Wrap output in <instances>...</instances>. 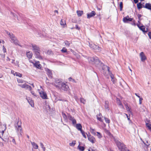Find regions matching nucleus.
I'll return each mask as SVG.
<instances>
[{
    "label": "nucleus",
    "mask_w": 151,
    "mask_h": 151,
    "mask_svg": "<svg viewBox=\"0 0 151 151\" xmlns=\"http://www.w3.org/2000/svg\"><path fill=\"white\" fill-rule=\"evenodd\" d=\"M27 101L29 104L32 107H33L34 106V104L33 101L30 99H27Z\"/></svg>",
    "instance_id": "obj_24"
},
{
    "label": "nucleus",
    "mask_w": 151,
    "mask_h": 151,
    "mask_svg": "<svg viewBox=\"0 0 151 151\" xmlns=\"http://www.w3.org/2000/svg\"><path fill=\"white\" fill-rule=\"evenodd\" d=\"M81 133H82L83 137L84 138H85V139H86V137L85 133L84 132V131L82 130V131H81Z\"/></svg>",
    "instance_id": "obj_40"
},
{
    "label": "nucleus",
    "mask_w": 151,
    "mask_h": 151,
    "mask_svg": "<svg viewBox=\"0 0 151 151\" xmlns=\"http://www.w3.org/2000/svg\"><path fill=\"white\" fill-rule=\"evenodd\" d=\"M143 7L148 9L151 10V4L150 3H146L145 6H143Z\"/></svg>",
    "instance_id": "obj_16"
},
{
    "label": "nucleus",
    "mask_w": 151,
    "mask_h": 151,
    "mask_svg": "<svg viewBox=\"0 0 151 151\" xmlns=\"http://www.w3.org/2000/svg\"><path fill=\"white\" fill-rule=\"evenodd\" d=\"M76 144V141H73L72 142L69 143V145L71 146H74Z\"/></svg>",
    "instance_id": "obj_36"
},
{
    "label": "nucleus",
    "mask_w": 151,
    "mask_h": 151,
    "mask_svg": "<svg viewBox=\"0 0 151 151\" xmlns=\"http://www.w3.org/2000/svg\"><path fill=\"white\" fill-rule=\"evenodd\" d=\"M32 52L30 51H28L27 52V58L29 59H30L32 58Z\"/></svg>",
    "instance_id": "obj_20"
},
{
    "label": "nucleus",
    "mask_w": 151,
    "mask_h": 151,
    "mask_svg": "<svg viewBox=\"0 0 151 151\" xmlns=\"http://www.w3.org/2000/svg\"><path fill=\"white\" fill-rule=\"evenodd\" d=\"M21 125V122L19 120L14 124L15 129L19 135H22V132Z\"/></svg>",
    "instance_id": "obj_2"
},
{
    "label": "nucleus",
    "mask_w": 151,
    "mask_h": 151,
    "mask_svg": "<svg viewBox=\"0 0 151 151\" xmlns=\"http://www.w3.org/2000/svg\"><path fill=\"white\" fill-rule=\"evenodd\" d=\"M31 92V93H32V94L34 96H36V95L35 93L33 91H32L31 90L30 91Z\"/></svg>",
    "instance_id": "obj_48"
},
{
    "label": "nucleus",
    "mask_w": 151,
    "mask_h": 151,
    "mask_svg": "<svg viewBox=\"0 0 151 151\" xmlns=\"http://www.w3.org/2000/svg\"><path fill=\"white\" fill-rule=\"evenodd\" d=\"M14 76H18L19 77H21L22 76V74L19 73L17 72L15 73L14 74Z\"/></svg>",
    "instance_id": "obj_31"
},
{
    "label": "nucleus",
    "mask_w": 151,
    "mask_h": 151,
    "mask_svg": "<svg viewBox=\"0 0 151 151\" xmlns=\"http://www.w3.org/2000/svg\"><path fill=\"white\" fill-rule=\"evenodd\" d=\"M40 145L41 147L42 148L43 150L45 151V147H44V145L43 144V143L42 142H40Z\"/></svg>",
    "instance_id": "obj_43"
},
{
    "label": "nucleus",
    "mask_w": 151,
    "mask_h": 151,
    "mask_svg": "<svg viewBox=\"0 0 151 151\" xmlns=\"http://www.w3.org/2000/svg\"><path fill=\"white\" fill-rule=\"evenodd\" d=\"M125 115H126L128 119L129 120H130V117H129V116L127 115V114H125Z\"/></svg>",
    "instance_id": "obj_59"
},
{
    "label": "nucleus",
    "mask_w": 151,
    "mask_h": 151,
    "mask_svg": "<svg viewBox=\"0 0 151 151\" xmlns=\"http://www.w3.org/2000/svg\"><path fill=\"white\" fill-rule=\"evenodd\" d=\"M89 46L90 47L94 50H98L99 51H101V49L99 47V46L95 45L94 44H90L89 43Z\"/></svg>",
    "instance_id": "obj_10"
},
{
    "label": "nucleus",
    "mask_w": 151,
    "mask_h": 151,
    "mask_svg": "<svg viewBox=\"0 0 151 151\" xmlns=\"http://www.w3.org/2000/svg\"><path fill=\"white\" fill-rule=\"evenodd\" d=\"M12 142L13 143H14V144H16V143L15 140L14 139H12Z\"/></svg>",
    "instance_id": "obj_56"
},
{
    "label": "nucleus",
    "mask_w": 151,
    "mask_h": 151,
    "mask_svg": "<svg viewBox=\"0 0 151 151\" xmlns=\"http://www.w3.org/2000/svg\"><path fill=\"white\" fill-rule=\"evenodd\" d=\"M17 81L19 83H22L24 82L23 80L19 79H17Z\"/></svg>",
    "instance_id": "obj_46"
},
{
    "label": "nucleus",
    "mask_w": 151,
    "mask_h": 151,
    "mask_svg": "<svg viewBox=\"0 0 151 151\" xmlns=\"http://www.w3.org/2000/svg\"><path fill=\"white\" fill-rule=\"evenodd\" d=\"M69 88V87L64 82H63V84H61V86L60 88L59 89L60 90H63L64 91H67Z\"/></svg>",
    "instance_id": "obj_8"
},
{
    "label": "nucleus",
    "mask_w": 151,
    "mask_h": 151,
    "mask_svg": "<svg viewBox=\"0 0 151 151\" xmlns=\"http://www.w3.org/2000/svg\"><path fill=\"white\" fill-rule=\"evenodd\" d=\"M60 24L61 25H64L66 24V22L65 21H63V19H61L60 22Z\"/></svg>",
    "instance_id": "obj_35"
},
{
    "label": "nucleus",
    "mask_w": 151,
    "mask_h": 151,
    "mask_svg": "<svg viewBox=\"0 0 151 151\" xmlns=\"http://www.w3.org/2000/svg\"><path fill=\"white\" fill-rule=\"evenodd\" d=\"M104 119L106 123L109 124L110 123V120L109 119L105 117Z\"/></svg>",
    "instance_id": "obj_45"
},
{
    "label": "nucleus",
    "mask_w": 151,
    "mask_h": 151,
    "mask_svg": "<svg viewBox=\"0 0 151 151\" xmlns=\"http://www.w3.org/2000/svg\"><path fill=\"white\" fill-rule=\"evenodd\" d=\"M139 98V104H141L142 102V101L143 100V99L142 98H141L140 97Z\"/></svg>",
    "instance_id": "obj_47"
},
{
    "label": "nucleus",
    "mask_w": 151,
    "mask_h": 151,
    "mask_svg": "<svg viewBox=\"0 0 151 151\" xmlns=\"http://www.w3.org/2000/svg\"><path fill=\"white\" fill-rule=\"evenodd\" d=\"M6 128V125L2 124L1 123H0V137L2 139L3 141L4 140L5 137H4L3 134Z\"/></svg>",
    "instance_id": "obj_3"
},
{
    "label": "nucleus",
    "mask_w": 151,
    "mask_h": 151,
    "mask_svg": "<svg viewBox=\"0 0 151 151\" xmlns=\"http://www.w3.org/2000/svg\"><path fill=\"white\" fill-rule=\"evenodd\" d=\"M141 3H139L137 4V7L138 9H140L142 8Z\"/></svg>",
    "instance_id": "obj_32"
},
{
    "label": "nucleus",
    "mask_w": 151,
    "mask_h": 151,
    "mask_svg": "<svg viewBox=\"0 0 151 151\" xmlns=\"http://www.w3.org/2000/svg\"><path fill=\"white\" fill-rule=\"evenodd\" d=\"M7 61H9L10 60V59L9 58V57H7Z\"/></svg>",
    "instance_id": "obj_64"
},
{
    "label": "nucleus",
    "mask_w": 151,
    "mask_h": 151,
    "mask_svg": "<svg viewBox=\"0 0 151 151\" xmlns=\"http://www.w3.org/2000/svg\"><path fill=\"white\" fill-rule=\"evenodd\" d=\"M6 33L9 36L10 38L11 39L12 42L14 43L16 45H18V41L12 34H11L8 32L7 31H6Z\"/></svg>",
    "instance_id": "obj_4"
},
{
    "label": "nucleus",
    "mask_w": 151,
    "mask_h": 151,
    "mask_svg": "<svg viewBox=\"0 0 151 151\" xmlns=\"http://www.w3.org/2000/svg\"><path fill=\"white\" fill-rule=\"evenodd\" d=\"M31 144L32 145L33 148L35 149H38V146L37 144L35 143L34 142H31Z\"/></svg>",
    "instance_id": "obj_19"
},
{
    "label": "nucleus",
    "mask_w": 151,
    "mask_h": 151,
    "mask_svg": "<svg viewBox=\"0 0 151 151\" xmlns=\"http://www.w3.org/2000/svg\"><path fill=\"white\" fill-rule=\"evenodd\" d=\"M141 15L140 14H138V17L139 19V20H140V18L141 17Z\"/></svg>",
    "instance_id": "obj_58"
},
{
    "label": "nucleus",
    "mask_w": 151,
    "mask_h": 151,
    "mask_svg": "<svg viewBox=\"0 0 151 151\" xmlns=\"http://www.w3.org/2000/svg\"><path fill=\"white\" fill-rule=\"evenodd\" d=\"M133 20V18H129V16H127L124 17L123 19V21L124 23H127L129 22L132 21Z\"/></svg>",
    "instance_id": "obj_14"
},
{
    "label": "nucleus",
    "mask_w": 151,
    "mask_h": 151,
    "mask_svg": "<svg viewBox=\"0 0 151 151\" xmlns=\"http://www.w3.org/2000/svg\"><path fill=\"white\" fill-rule=\"evenodd\" d=\"M116 79L114 78L112 80H111V81L113 82V83H114L116 81Z\"/></svg>",
    "instance_id": "obj_51"
},
{
    "label": "nucleus",
    "mask_w": 151,
    "mask_h": 151,
    "mask_svg": "<svg viewBox=\"0 0 151 151\" xmlns=\"http://www.w3.org/2000/svg\"><path fill=\"white\" fill-rule=\"evenodd\" d=\"M148 35L150 38L151 39V32H149Z\"/></svg>",
    "instance_id": "obj_55"
},
{
    "label": "nucleus",
    "mask_w": 151,
    "mask_h": 151,
    "mask_svg": "<svg viewBox=\"0 0 151 151\" xmlns=\"http://www.w3.org/2000/svg\"><path fill=\"white\" fill-rule=\"evenodd\" d=\"M3 52L4 53L6 52V49L5 48V47H4V46H3Z\"/></svg>",
    "instance_id": "obj_50"
},
{
    "label": "nucleus",
    "mask_w": 151,
    "mask_h": 151,
    "mask_svg": "<svg viewBox=\"0 0 151 151\" xmlns=\"http://www.w3.org/2000/svg\"><path fill=\"white\" fill-rule=\"evenodd\" d=\"M96 12L94 11H92L91 12L87 14V18H90L91 17L94 16L96 15Z\"/></svg>",
    "instance_id": "obj_15"
},
{
    "label": "nucleus",
    "mask_w": 151,
    "mask_h": 151,
    "mask_svg": "<svg viewBox=\"0 0 151 151\" xmlns=\"http://www.w3.org/2000/svg\"><path fill=\"white\" fill-rule=\"evenodd\" d=\"M62 81L58 79H55L54 82L52 83V84L54 85L56 88L59 89L61 86V84H63Z\"/></svg>",
    "instance_id": "obj_6"
},
{
    "label": "nucleus",
    "mask_w": 151,
    "mask_h": 151,
    "mask_svg": "<svg viewBox=\"0 0 151 151\" xmlns=\"http://www.w3.org/2000/svg\"><path fill=\"white\" fill-rule=\"evenodd\" d=\"M109 103L107 101H106L105 102V107L106 109H107L108 110H109Z\"/></svg>",
    "instance_id": "obj_25"
},
{
    "label": "nucleus",
    "mask_w": 151,
    "mask_h": 151,
    "mask_svg": "<svg viewBox=\"0 0 151 151\" xmlns=\"http://www.w3.org/2000/svg\"><path fill=\"white\" fill-rule=\"evenodd\" d=\"M47 72L48 76L50 78H52V73L51 71L49 69H47Z\"/></svg>",
    "instance_id": "obj_23"
},
{
    "label": "nucleus",
    "mask_w": 151,
    "mask_h": 151,
    "mask_svg": "<svg viewBox=\"0 0 151 151\" xmlns=\"http://www.w3.org/2000/svg\"><path fill=\"white\" fill-rule=\"evenodd\" d=\"M80 101L81 102L83 103V104H85L86 102L85 100L83 98H81L80 99Z\"/></svg>",
    "instance_id": "obj_39"
},
{
    "label": "nucleus",
    "mask_w": 151,
    "mask_h": 151,
    "mask_svg": "<svg viewBox=\"0 0 151 151\" xmlns=\"http://www.w3.org/2000/svg\"><path fill=\"white\" fill-rule=\"evenodd\" d=\"M34 65L36 67L38 68H40L41 67L40 66V64H38V63H36Z\"/></svg>",
    "instance_id": "obj_41"
},
{
    "label": "nucleus",
    "mask_w": 151,
    "mask_h": 151,
    "mask_svg": "<svg viewBox=\"0 0 151 151\" xmlns=\"http://www.w3.org/2000/svg\"><path fill=\"white\" fill-rule=\"evenodd\" d=\"M119 6L120 8V10L122 11L123 8V3L122 2H120L119 4Z\"/></svg>",
    "instance_id": "obj_44"
},
{
    "label": "nucleus",
    "mask_w": 151,
    "mask_h": 151,
    "mask_svg": "<svg viewBox=\"0 0 151 151\" xmlns=\"http://www.w3.org/2000/svg\"><path fill=\"white\" fill-rule=\"evenodd\" d=\"M62 116L63 119L65 120H67V117L66 115L63 112H62Z\"/></svg>",
    "instance_id": "obj_34"
},
{
    "label": "nucleus",
    "mask_w": 151,
    "mask_h": 151,
    "mask_svg": "<svg viewBox=\"0 0 151 151\" xmlns=\"http://www.w3.org/2000/svg\"><path fill=\"white\" fill-rule=\"evenodd\" d=\"M97 119L99 120V121H101V122H102V120L101 118V117H99L98 116H97Z\"/></svg>",
    "instance_id": "obj_52"
},
{
    "label": "nucleus",
    "mask_w": 151,
    "mask_h": 151,
    "mask_svg": "<svg viewBox=\"0 0 151 151\" xmlns=\"http://www.w3.org/2000/svg\"><path fill=\"white\" fill-rule=\"evenodd\" d=\"M90 129L91 132L94 135H96V132L95 130L91 127H90Z\"/></svg>",
    "instance_id": "obj_27"
},
{
    "label": "nucleus",
    "mask_w": 151,
    "mask_h": 151,
    "mask_svg": "<svg viewBox=\"0 0 151 151\" xmlns=\"http://www.w3.org/2000/svg\"><path fill=\"white\" fill-rule=\"evenodd\" d=\"M139 29L144 32L146 31L145 30V27L144 26H141Z\"/></svg>",
    "instance_id": "obj_29"
},
{
    "label": "nucleus",
    "mask_w": 151,
    "mask_h": 151,
    "mask_svg": "<svg viewBox=\"0 0 151 151\" xmlns=\"http://www.w3.org/2000/svg\"><path fill=\"white\" fill-rule=\"evenodd\" d=\"M97 134V136L99 138H101L102 137V136L101 134V133L100 132H96Z\"/></svg>",
    "instance_id": "obj_42"
},
{
    "label": "nucleus",
    "mask_w": 151,
    "mask_h": 151,
    "mask_svg": "<svg viewBox=\"0 0 151 151\" xmlns=\"http://www.w3.org/2000/svg\"><path fill=\"white\" fill-rule=\"evenodd\" d=\"M143 142H144V143L145 144V145H147V146H149L150 145V144H149V143L147 141H146V142H144V141H143Z\"/></svg>",
    "instance_id": "obj_49"
},
{
    "label": "nucleus",
    "mask_w": 151,
    "mask_h": 151,
    "mask_svg": "<svg viewBox=\"0 0 151 151\" xmlns=\"http://www.w3.org/2000/svg\"><path fill=\"white\" fill-rule=\"evenodd\" d=\"M1 56L3 58H4L5 57V54L2 55H1Z\"/></svg>",
    "instance_id": "obj_62"
},
{
    "label": "nucleus",
    "mask_w": 151,
    "mask_h": 151,
    "mask_svg": "<svg viewBox=\"0 0 151 151\" xmlns=\"http://www.w3.org/2000/svg\"><path fill=\"white\" fill-rule=\"evenodd\" d=\"M77 13L78 17H80L83 14V11H77Z\"/></svg>",
    "instance_id": "obj_26"
},
{
    "label": "nucleus",
    "mask_w": 151,
    "mask_h": 151,
    "mask_svg": "<svg viewBox=\"0 0 151 151\" xmlns=\"http://www.w3.org/2000/svg\"><path fill=\"white\" fill-rule=\"evenodd\" d=\"M65 43L66 46L67 47H68L70 44V43L67 41H65Z\"/></svg>",
    "instance_id": "obj_38"
},
{
    "label": "nucleus",
    "mask_w": 151,
    "mask_h": 151,
    "mask_svg": "<svg viewBox=\"0 0 151 151\" xmlns=\"http://www.w3.org/2000/svg\"><path fill=\"white\" fill-rule=\"evenodd\" d=\"M95 57L89 58L88 59V61L90 63H94Z\"/></svg>",
    "instance_id": "obj_22"
},
{
    "label": "nucleus",
    "mask_w": 151,
    "mask_h": 151,
    "mask_svg": "<svg viewBox=\"0 0 151 151\" xmlns=\"http://www.w3.org/2000/svg\"><path fill=\"white\" fill-rule=\"evenodd\" d=\"M135 95L136 96H137V97H138V98H140V96H139V95H138L137 94V93H135Z\"/></svg>",
    "instance_id": "obj_63"
},
{
    "label": "nucleus",
    "mask_w": 151,
    "mask_h": 151,
    "mask_svg": "<svg viewBox=\"0 0 151 151\" xmlns=\"http://www.w3.org/2000/svg\"><path fill=\"white\" fill-rule=\"evenodd\" d=\"M95 64L97 65H101L102 66H104V67H103L102 70H104V68H107V70L108 72H109V68L108 67H107L106 65L105 66L103 65L101 61L99 60L98 58L97 57H95V61L94 63Z\"/></svg>",
    "instance_id": "obj_5"
},
{
    "label": "nucleus",
    "mask_w": 151,
    "mask_h": 151,
    "mask_svg": "<svg viewBox=\"0 0 151 151\" xmlns=\"http://www.w3.org/2000/svg\"><path fill=\"white\" fill-rule=\"evenodd\" d=\"M116 101L117 104L119 106L120 108H123L124 106L122 104L120 100L118 98H116Z\"/></svg>",
    "instance_id": "obj_18"
},
{
    "label": "nucleus",
    "mask_w": 151,
    "mask_h": 151,
    "mask_svg": "<svg viewBox=\"0 0 151 151\" xmlns=\"http://www.w3.org/2000/svg\"><path fill=\"white\" fill-rule=\"evenodd\" d=\"M78 148L81 151H83L85 149V148L83 147L80 146L79 145L78 147Z\"/></svg>",
    "instance_id": "obj_28"
},
{
    "label": "nucleus",
    "mask_w": 151,
    "mask_h": 151,
    "mask_svg": "<svg viewBox=\"0 0 151 151\" xmlns=\"http://www.w3.org/2000/svg\"><path fill=\"white\" fill-rule=\"evenodd\" d=\"M18 86L22 88H24L25 89L28 90L29 91H31L32 89L31 87L26 83L23 84H19L18 85Z\"/></svg>",
    "instance_id": "obj_9"
},
{
    "label": "nucleus",
    "mask_w": 151,
    "mask_h": 151,
    "mask_svg": "<svg viewBox=\"0 0 151 151\" xmlns=\"http://www.w3.org/2000/svg\"><path fill=\"white\" fill-rule=\"evenodd\" d=\"M39 93L41 97L43 99H47V94L45 92L43 91H41L39 92Z\"/></svg>",
    "instance_id": "obj_11"
},
{
    "label": "nucleus",
    "mask_w": 151,
    "mask_h": 151,
    "mask_svg": "<svg viewBox=\"0 0 151 151\" xmlns=\"http://www.w3.org/2000/svg\"><path fill=\"white\" fill-rule=\"evenodd\" d=\"M125 106L127 111L129 112H131L130 109L127 104L125 105Z\"/></svg>",
    "instance_id": "obj_33"
},
{
    "label": "nucleus",
    "mask_w": 151,
    "mask_h": 151,
    "mask_svg": "<svg viewBox=\"0 0 151 151\" xmlns=\"http://www.w3.org/2000/svg\"><path fill=\"white\" fill-rule=\"evenodd\" d=\"M68 79L69 81H71L72 80L73 81H74V80L72 79L71 77L69 78H68Z\"/></svg>",
    "instance_id": "obj_57"
},
{
    "label": "nucleus",
    "mask_w": 151,
    "mask_h": 151,
    "mask_svg": "<svg viewBox=\"0 0 151 151\" xmlns=\"http://www.w3.org/2000/svg\"><path fill=\"white\" fill-rule=\"evenodd\" d=\"M61 51L63 53H65L67 52V50L66 49V48H65V47H64L63 48L62 50H61Z\"/></svg>",
    "instance_id": "obj_37"
},
{
    "label": "nucleus",
    "mask_w": 151,
    "mask_h": 151,
    "mask_svg": "<svg viewBox=\"0 0 151 151\" xmlns=\"http://www.w3.org/2000/svg\"><path fill=\"white\" fill-rule=\"evenodd\" d=\"M137 27L139 28V27H140L141 26H140L139 24H137Z\"/></svg>",
    "instance_id": "obj_61"
},
{
    "label": "nucleus",
    "mask_w": 151,
    "mask_h": 151,
    "mask_svg": "<svg viewBox=\"0 0 151 151\" xmlns=\"http://www.w3.org/2000/svg\"><path fill=\"white\" fill-rule=\"evenodd\" d=\"M146 126L148 129L151 132V124L149 123H146Z\"/></svg>",
    "instance_id": "obj_30"
},
{
    "label": "nucleus",
    "mask_w": 151,
    "mask_h": 151,
    "mask_svg": "<svg viewBox=\"0 0 151 151\" xmlns=\"http://www.w3.org/2000/svg\"><path fill=\"white\" fill-rule=\"evenodd\" d=\"M134 3H137L138 1V0H134Z\"/></svg>",
    "instance_id": "obj_60"
},
{
    "label": "nucleus",
    "mask_w": 151,
    "mask_h": 151,
    "mask_svg": "<svg viewBox=\"0 0 151 151\" xmlns=\"http://www.w3.org/2000/svg\"><path fill=\"white\" fill-rule=\"evenodd\" d=\"M110 77H111V80H112L113 79H114V75L112 74H111V75H110Z\"/></svg>",
    "instance_id": "obj_54"
},
{
    "label": "nucleus",
    "mask_w": 151,
    "mask_h": 151,
    "mask_svg": "<svg viewBox=\"0 0 151 151\" xmlns=\"http://www.w3.org/2000/svg\"><path fill=\"white\" fill-rule=\"evenodd\" d=\"M139 55L142 61L144 62L146 60L147 58L143 52H141L140 53Z\"/></svg>",
    "instance_id": "obj_12"
},
{
    "label": "nucleus",
    "mask_w": 151,
    "mask_h": 151,
    "mask_svg": "<svg viewBox=\"0 0 151 151\" xmlns=\"http://www.w3.org/2000/svg\"><path fill=\"white\" fill-rule=\"evenodd\" d=\"M87 135L88 137V140L92 143H94L95 142L96 140L95 138L91 135H88L87 134Z\"/></svg>",
    "instance_id": "obj_13"
},
{
    "label": "nucleus",
    "mask_w": 151,
    "mask_h": 151,
    "mask_svg": "<svg viewBox=\"0 0 151 151\" xmlns=\"http://www.w3.org/2000/svg\"><path fill=\"white\" fill-rule=\"evenodd\" d=\"M75 28L76 29L79 30L80 29V28L78 27V25H76Z\"/></svg>",
    "instance_id": "obj_53"
},
{
    "label": "nucleus",
    "mask_w": 151,
    "mask_h": 151,
    "mask_svg": "<svg viewBox=\"0 0 151 151\" xmlns=\"http://www.w3.org/2000/svg\"><path fill=\"white\" fill-rule=\"evenodd\" d=\"M76 128L79 131H82V126L80 124H76Z\"/></svg>",
    "instance_id": "obj_17"
},
{
    "label": "nucleus",
    "mask_w": 151,
    "mask_h": 151,
    "mask_svg": "<svg viewBox=\"0 0 151 151\" xmlns=\"http://www.w3.org/2000/svg\"><path fill=\"white\" fill-rule=\"evenodd\" d=\"M117 145L119 149L121 151H127L126 148L124 145L120 142L117 143Z\"/></svg>",
    "instance_id": "obj_7"
},
{
    "label": "nucleus",
    "mask_w": 151,
    "mask_h": 151,
    "mask_svg": "<svg viewBox=\"0 0 151 151\" xmlns=\"http://www.w3.org/2000/svg\"><path fill=\"white\" fill-rule=\"evenodd\" d=\"M32 48V50L37 56V58L42 59V57L40 55V50L39 47L37 45L34 44H31L29 46Z\"/></svg>",
    "instance_id": "obj_1"
},
{
    "label": "nucleus",
    "mask_w": 151,
    "mask_h": 151,
    "mask_svg": "<svg viewBox=\"0 0 151 151\" xmlns=\"http://www.w3.org/2000/svg\"><path fill=\"white\" fill-rule=\"evenodd\" d=\"M68 117H69V119L72 121V123L73 124H74L76 123V120L74 119L72 117V116H70Z\"/></svg>",
    "instance_id": "obj_21"
}]
</instances>
